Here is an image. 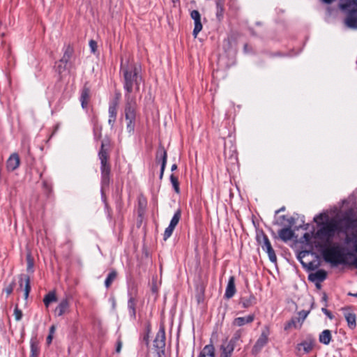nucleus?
<instances>
[{"label":"nucleus","mask_w":357,"mask_h":357,"mask_svg":"<svg viewBox=\"0 0 357 357\" xmlns=\"http://www.w3.org/2000/svg\"><path fill=\"white\" fill-rule=\"evenodd\" d=\"M325 214L320 213L314 217V220L318 225V229L314 237L318 240L317 247L331 245L333 239L341 231L340 221L336 218H331L326 222H321Z\"/></svg>","instance_id":"nucleus-1"},{"label":"nucleus","mask_w":357,"mask_h":357,"mask_svg":"<svg viewBox=\"0 0 357 357\" xmlns=\"http://www.w3.org/2000/svg\"><path fill=\"white\" fill-rule=\"evenodd\" d=\"M120 72L123 75L126 94L131 95L133 91H138L142 82L139 66L129 61L124 63L122 60Z\"/></svg>","instance_id":"nucleus-2"},{"label":"nucleus","mask_w":357,"mask_h":357,"mask_svg":"<svg viewBox=\"0 0 357 357\" xmlns=\"http://www.w3.org/2000/svg\"><path fill=\"white\" fill-rule=\"evenodd\" d=\"M111 143L108 138L104 139L101 142L100 149L98 152V157L100 160L102 185H108L109 183L110 165L107 160L110 150Z\"/></svg>","instance_id":"nucleus-3"},{"label":"nucleus","mask_w":357,"mask_h":357,"mask_svg":"<svg viewBox=\"0 0 357 357\" xmlns=\"http://www.w3.org/2000/svg\"><path fill=\"white\" fill-rule=\"evenodd\" d=\"M125 98L124 114L127 121L126 130L129 135H132L135 127L137 105L135 98L132 95L125 94Z\"/></svg>","instance_id":"nucleus-4"},{"label":"nucleus","mask_w":357,"mask_h":357,"mask_svg":"<svg viewBox=\"0 0 357 357\" xmlns=\"http://www.w3.org/2000/svg\"><path fill=\"white\" fill-rule=\"evenodd\" d=\"M319 248L322 250L321 253L325 261L333 266L345 263L344 254L338 243H332L331 245Z\"/></svg>","instance_id":"nucleus-5"},{"label":"nucleus","mask_w":357,"mask_h":357,"mask_svg":"<svg viewBox=\"0 0 357 357\" xmlns=\"http://www.w3.org/2000/svg\"><path fill=\"white\" fill-rule=\"evenodd\" d=\"M165 331L163 327H161L157 333L153 341V346L158 350V353L164 354L165 347Z\"/></svg>","instance_id":"nucleus-6"},{"label":"nucleus","mask_w":357,"mask_h":357,"mask_svg":"<svg viewBox=\"0 0 357 357\" xmlns=\"http://www.w3.org/2000/svg\"><path fill=\"white\" fill-rule=\"evenodd\" d=\"M121 94L118 93L116 98L112 101L109 106V120L108 123L112 127L116 121L117 116V109L119 102Z\"/></svg>","instance_id":"nucleus-7"},{"label":"nucleus","mask_w":357,"mask_h":357,"mask_svg":"<svg viewBox=\"0 0 357 357\" xmlns=\"http://www.w3.org/2000/svg\"><path fill=\"white\" fill-rule=\"evenodd\" d=\"M315 342L316 341L314 337L312 335H309L303 341L297 344L296 349L298 351L303 350L304 353L308 354L313 349Z\"/></svg>","instance_id":"nucleus-8"},{"label":"nucleus","mask_w":357,"mask_h":357,"mask_svg":"<svg viewBox=\"0 0 357 357\" xmlns=\"http://www.w3.org/2000/svg\"><path fill=\"white\" fill-rule=\"evenodd\" d=\"M19 288L17 291L22 290L24 291V299H27L31 291V285H30V278L29 276L22 274L19 277Z\"/></svg>","instance_id":"nucleus-9"},{"label":"nucleus","mask_w":357,"mask_h":357,"mask_svg":"<svg viewBox=\"0 0 357 357\" xmlns=\"http://www.w3.org/2000/svg\"><path fill=\"white\" fill-rule=\"evenodd\" d=\"M268 335L269 331L268 328H265L264 329H263L261 335L259 336V337L258 338L252 348L253 353H258L261 349V348L265 346V344L268 342Z\"/></svg>","instance_id":"nucleus-10"},{"label":"nucleus","mask_w":357,"mask_h":357,"mask_svg":"<svg viewBox=\"0 0 357 357\" xmlns=\"http://www.w3.org/2000/svg\"><path fill=\"white\" fill-rule=\"evenodd\" d=\"M70 299L68 298H64L62 299L54 310V314L57 317H61L63 314L70 312Z\"/></svg>","instance_id":"nucleus-11"},{"label":"nucleus","mask_w":357,"mask_h":357,"mask_svg":"<svg viewBox=\"0 0 357 357\" xmlns=\"http://www.w3.org/2000/svg\"><path fill=\"white\" fill-rule=\"evenodd\" d=\"M190 17L194 20L195 27L193 29V36L197 37L198 33L202 29V24L201 22V15L197 10H193L190 12Z\"/></svg>","instance_id":"nucleus-12"},{"label":"nucleus","mask_w":357,"mask_h":357,"mask_svg":"<svg viewBox=\"0 0 357 357\" xmlns=\"http://www.w3.org/2000/svg\"><path fill=\"white\" fill-rule=\"evenodd\" d=\"M70 66L71 63H62L60 60L56 63L55 70L61 79L70 73L69 68Z\"/></svg>","instance_id":"nucleus-13"},{"label":"nucleus","mask_w":357,"mask_h":357,"mask_svg":"<svg viewBox=\"0 0 357 357\" xmlns=\"http://www.w3.org/2000/svg\"><path fill=\"white\" fill-rule=\"evenodd\" d=\"M167 154L164 147H160L157 151L156 159L160 160L162 161L161 163V169L160 174V178L162 179L164 174V171L165 169L166 163H167Z\"/></svg>","instance_id":"nucleus-14"},{"label":"nucleus","mask_w":357,"mask_h":357,"mask_svg":"<svg viewBox=\"0 0 357 357\" xmlns=\"http://www.w3.org/2000/svg\"><path fill=\"white\" fill-rule=\"evenodd\" d=\"M73 47L70 44L65 45L63 47V56L61 58L60 61H61L62 63H71V62H70V60L73 56Z\"/></svg>","instance_id":"nucleus-15"},{"label":"nucleus","mask_w":357,"mask_h":357,"mask_svg":"<svg viewBox=\"0 0 357 357\" xmlns=\"http://www.w3.org/2000/svg\"><path fill=\"white\" fill-rule=\"evenodd\" d=\"M20 160L17 153H13L7 160L6 167L8 171L15 170L20 165Z\"/></svg>","instance_id":"nucleus-16"},{"label":"nucleus","mask_w":357,"mask_h":357,"mask_svg":"<svg viewBox=\"0 0 357 357\" xmlns=\"http://www.w3.org/2000/svg\"><path fill=\"white\" fill-rule=\"evenodd\" d=\"M327 277V273L323 269H319L314 273H310L308 276L309 280L312 282H321Z\"/></svg>","instance_id":"nucleus-17"},{"label":"nucleus","mask_w":357,"mask_h":357,"mask_svg":"<svg viewBox=\"0 0 357 357\" xmlns=\"http://www.w3.org/2000/svg\"><path fill=\"white\" fill-rule=\"evenodd\" d=\"M236 293L235 278L230 276L228 280L227 286L225 290V297L227 298H232Z\"/></svg>","instance_id":"nucleus-18"},{"label":"nucleus","mask_w":357,"mask_h":357,"mask_svg":"<svg viewBox=\"0 0 357 357\" xmlns=\"http://www.w3.org/2000/svg\"><path fill=\"white\" fill-rule=\"evenodd\" d=\"M278 236L281 240L287 242L294 236V231L289 227L283 228L278 231Z\"/></svg>","instance_id":"nucleus-19"},{"label":"nucleus","mask_w":357,"mask_h":357,"mask_svg":"<svg viewBox=\"0 0 357 357\" xmlns=\"http://www.w3.org/2000/svg\"><path fill=\"white\" fill-rule=\"evenodd\" d=\"M255 319L253 314H250L245 317H237L233 321V325L236 326H242L246 324L252 322Z\"/></svg>","instance_id":"nucleus-20"},{"label":"nucleus","mask_w":357,"mask_h":357,"mask_svg":"<svg viewBox=\"0 0 357 357\" xmlns=\"http://www.w3.org/2000/svg\"><path fill=\"white\" fill-rule=\"evenodd\" d=\"M332 340L331 331L328 329L324 330L319 336V341L325 345L330 344Z\"/></svg>","instance_id":"nucleus-21"},{"label":"nucleus","mask_w":357,"mask_h":357,"mask_svg":"<svg viewBox=\"0 0 357 357\" xmlns=\"http://www.w3.org/2000/svg\"><path fill=\"white\" fill-rule=\"evenodd\" d=\"M198 357H215V348L213 345H206L199 353Z\"/></svg>","instance_id":"nucleus-22"},{"label":"nucleus","mask_w":357,"mask_h":357,"mask_svg":"<svg viewBox=\"0 0 357 357\" xmlns=\"http://www.w3.org/2000/svg\"><path fill=\"white\" fill-rule=\"evenodd\" d=\"M346 25L352 29H357V13H350L345 20Z\"/></svg>","instance_id":"nucleus-23"},{"label":"nucleus","mask_w":357,"mask_h":357,"mask_svg":"<svg viewBox=\"0 0 357 357\" xmlns=\"http://www.w3.org/2000/svg\"><path fill=\"white\" fill-rule=\"evenodd\" d=\"M30 343L31 354L29 357H38L40 354V347L36 338H31Z\"/></svg>","instance_id":"nucleus-24"},{"label":"nucleus","mask_w":357,"mask_h":357,"mask_svg":"<svg viewBox=\"0 0 357 357\" xmlns=\"http://www.w3.org/2000/svg\"><path fill=\"white\" fill-rule=\"evenodd\" d=\"M234 350L232 345L223 342L220 347V356H231Z\"/></svg>","instance_id":"nucleus-25"},{"label":"nucleus","mask_w":357,"mask_h":357,"mask_svg":"<svg viewBox=\"0 0 357 357\" xmlns=\"http://www.w3.org/2000/svg\"><path fill=\"white\" fill-rule=\"evenodd\" d=\"M89 97H90V90L88 88L84 87L82 91V93H81V96H80V101H81L82 108H84V109L86 108L88 102L89 100Z\"/></svg>","instance_id":"nucleus-26"},{"label":"nucleus","mask_w":357,"mask_h":357,"mask_svg":"<svg viewBox=\"0 0 357 357\" xmlns=\"http://www.w3.org/2000/svg\"><path fill=\"white\" fill-rule=\"evenodd\" d=\"M57 300L56 293L54 291H50L47 294L44 298L43 302L46 307H48L50 304L52 302H55Z\"/></svg>","instance_id":"nucleus-27"},{"label":"nucleus","mask_w":357,"mask_h":357,"mask_svg":"<svg viewBox=\"0 0 357 357\" xmlns=\"http://www.w3.org/2000/svg\"><path fill=\"white\" fill-rule=\"evenodd\" d=\"M135 305L136 303L135 298L132 296H130L128 302V308L129 310V314L132 318H135Z\"/></svg>","instance_id":"nucleus-28"},{"label":"nucleus","mask_w":357,"mask_h":357,"mask_svg":"<svg viewBox=\"0 0 357 357\" xmlns=\"http://www.w3.org/2000/svg\"><path fill=\"white\" fill-rule=\"evenodd\" d=\"M345 319L350 328H354L356 326V315L354 313L348 312L345 314Z\"/></svg>","instance_id":"nucleus-29"},{"label":"nucleus","mask_w":357,"mask_h":357,"mask_svg":"<svg viewBox=\"0 0 357 357\" xmlns=\"http://www.w3.org/2000/svg\"><path fill=\"white\" fill-rule=\"evenodd\" d=\"M225 0H216L217 17L220 19L223 15Z\"/></svg>","instance_id":"nucleus-30"},{"label":"nucleus","mask_w":357,"mask_h":357,"mask_svg":"<svg viewBox=\"0 0 357 357\" xmlns=\"http://www.w3.org/2000/svg\"><path fill=\"white\" fill-rule=\"evenodd\" d=\"M255 298L250 295L248 298H241V303L243 307H249L255 303Z\"/></svg>","instance_id":"nucleus-31"},{"label":"nucleus","mask_w":357,"mask_h":357,"mask_svg":"<svg viewBox=\"0 0 357 357\" xmlns=\"http://www.w3.org/2000/svg\"><path fill=\"white\" fill-rule=\"evenodd\" d=\"M116 275H117V273L115 271H112L109 273V275H107V277L105 281V285L107 288H109L110 287L112 283L116 279Z\"/></svg>","instance_id":"nucleus-32"},{"label":"nucleus","mask_w":357,"mask_h":357,"mask_svg":"<svg viewBox=\"0 0 357 357\" xmlns=\"http://www.w3.org/2000/svg\"><path fill=\"white\" fill-rule=\"evenodd\" d=\"M241 333L240 331H236L231 340L228 342L225 341V343L232 345L233 348H235L236 342L240 340Z\"/></svg>","instance_id":"nucleus-33"},{"label":"nucleus","mask_w":357,"mask_h":357,"mask_svg":"<svg viewBox=\"0 0 357 357\" xmlns=\"http://www.w3.org/2000/svg\"><path fill=\"white\" fill-rule=\"evenodd\" d=\"M357 6V0H346L345 3L340 4V8L343 10Z\"/></svg>","instance_id":"nucleus-34"},{"label":"nucleus","mask_w":357,"mask_h":357,"mask_svg":"<svg viewBox=\"0 0 357 357\" xmlns=\"http://www.w3.org/2000/svg\"><path fill=\"white\" fill-rule=\"evenodd\" d=\"M181 218V211L178 210L174 215L173 218H172L169 225L172 226L173 227H176V226L178 225L179 220Z\"/></svg>","instance_id":"nucleus-35"},{"label":"nucleus","mask_w":357,"mask_h":357,"mask_svg":"<svg viewBox=\"0 0 357 357\" xmlns=\"http://www.w3.org/2000/svg\"><path fill=\"white\" fill-rule=\"evenodd\" d=\"M347 242L353 244L354 250L357 253V232L352 234L351 236L347 237Z\"/></svg>","instance_id":"nucleus-36"},{"label":"nucleus","mask_w":357,"mask_h":357,"mask_svg":"<svg viewBox=\"0 0 357 357\" xmlns=\"http://www.w3.org/2000/svg\"><path fill=\"white\" fill-rule=\"evenodd\" d=\"M171 183L174 188V190L176 193L179 192V183L178 178L174 175L171 174L170 176Z\"/></svg>","instance_id":"nucleus-37"},{"label":"nucleus","mask_w":357,"mask_h":357,"mask_svg":"<svg viewBox=\"0 0 357 357\" xmlns=\"http://www.w3.org/2000/svg\"><path fill=\"white\" fill-rule=\"evenodd\" d=\"M261 238H262V241H263L262 244H261V248L264 250L272 248L271 242H270L268 238L267 237V236L263 234Z\"/></svg>","instance_id":"nucleus-38"},{"label":"nucleus","mask_w":357,"mask_h":357,"mask_svg":"<svg viewBox=\"0 0 357 357\" xmlns=\"http://www.w3.org/2000/svg\"><path fill=\"white\" fill-rule=\"evenodd\" d=\"M261 238H262V241H263L262 244H261V248L264 250L272 248L271 242H270L268 238L267 237V236L263 234Z\"/></svg>","instance_id":"nucleus-39"},{"label":"nucleus","mask_w":357,"mask_h":357,"mask_svg":"<svg viewBox=\"0 0 357 357\" xmlns=\"http://www.w3.org/2000/svg\"><path fill=\"white\" fill-rule=\"evenodd\" d=\"M265 251L268 254L270 261L272 262H276L277 257L273 248L265 250Z\"/></svg>","instance_id":"nucleus-40"},{"label":"nucleus","mask_w":357,"mask_h":357,"mask_svg":"<svg viewBox=\"0 0 357 357\" xmlns=\"http://www.w3.org/2000/svg\"><path fill=\"white\" fill-rule=\"evenodd\" d=\"M174 227L172 226L169 225L168 227L166 228L164 232V240L166 241L167 238H169L174 230Z\"/></svg>","instance_id":"nucleus-41"},{"label":"nucleus","mask_w":357,"mask_h":357,"mask_svg":"<svg viewBox=\"0 0 357 357\" xmlns=\"http://www.w3.org/2000/svg\"><path fill=\"white\" fill-rule=\"evenodd\" d=\"M309 312L310 311L306 310H301L298 312V317L297 318V320L298 321H301V325L302 324V322L306 319Z\"/></svg>","instance_id":"nucleus-42"},{"label":"nucleus","mask_w":357,"mask_h":357,"mask_svg":"<svg viewBox=\"0 0 357 357\" xmlns=\"http://www.w3.org/2000/svg\"><path fill=\"white\" fill-rule=\"evenodd\" d=\"M15 285V283L14 281H13L10 284H9L8 286H6L4 288L3 291L6 292V294L8 296L10 295L13 292Z\"/></svg>","instance_id":"nucleus-43"},{"label":"nucleus","mask_w":357,"mask_h":357,"mask_svg":"<svg viewBox=\"0 0 357 357\" xmlns=\"http://www.w3.org/2000/svg\"><path fill=\"white\" fill-rule=\"evenodd\" d=\"M14 316L16 321H20L22 317V312L17 307L14 310Z\"/></svg>","instance_id":"nucleus-44"},{"label":"nucleus","mask_w":357,"mask_h":357,"mask_svg":"<svg viewBox=\"0 0 357 357\" xmlns=\"http://www.w3.org/2000/svg\"><path fill=\"white\" fill-rule=\"evenodd\" d=\"M56 330V328L54 326H52L50 328V334L47 337V343L50 344L52 342V338H53V334Z\"/></svg>","instance_id":"nucleus-45"},{"label":"nucleus","mask_w":357,"mask_h":357,"mask_svg":"<svg viewBox=\"0 0 357 357\" xmlns=\"http://www.w3.org/2000/svg\"><path fill=\"white\" fill-rule=\"evenodd\" d=\"M33 261L31 258V256L29 255L27 256V271L33 272Z\"/></svg>","instance_id":"nucleus-46"},{"label":"nucleus","mask_w":357,"mask_h":357,"mask_svg":"<svg viewBox=\"0 0 357 357\" xmlns=\"http://www.w3.org/2000/svg\"><path fill=\"white\" fill-rule=\"evenodd\" d=\"M89 46L91 50V52L93 53H95L96 51V48H97V43L93 40H91L89 41Z\"/></svg>","instance_id":"nucleus-47"},{"label":"nucleus","mask_w":357,"mask_h":357,"mask_svg":"<svg viewBox=\"0 0 357 357\" xmlns=\"http://www.w3.org/2000/svg\"><path fill=\"white\" fill-rule=\"evenodd\" d=\"M298 322V320H297V318L296 319H292L287 325V326L285 327V329H287L289 328H291L292 326H294V327H296V323Z\"/></svg>","instance_id":"nucleus-48"},{"label":"nucleus","mask_w":357,"mask_h":357,"mask_svg":"<svg viewBox=\"0 0 357 357\" xmlns=\"http://www.w3.org/2000/svg\"><path fill=\"white\" fill-rule=\"evenodd\" d=\"M308 252H306V251H304V252H301L298 256V259L300 260V261L301 262V264L303 265V266H306L305 264L303 262V261L302 260V258L304 257L306 255H307Z\"/></svg>","instance_id":"nucleus-49"},{"label":"nucleus","mask_w":357,"mask_h":357,"mask_svg":"<svg viewBox=\"0 0 357 357\" xmlns=\"http://www.w3.org/2000/svg\"><path fill=\"white\" fill-rule=\"evenodd\" d=\"M303 238L304 239V241L306 242V243L309 244L311 241V235L309 233H305Z\"/></svg>","instance_id":"nucleus-50"},{"label":"nucleus","mask_w":357,"mask_h":357,"mask_svg":"<svg viewBox=\"0 0 357 357\" xmlns=\"http://www.w3.org/2000/svg\"><path fill=\"white\" fill-rule=\"evenodd\" d=\"M321 311L331 319H332L333 318V315H332V313L328 310L325 307H323L321 309Z\"/></svg>","instance_id":"nucleus-51"},{"label":"nucleus","mask_w":357,"mask_h":357,"mask_svg":"<svg viewBox=\"0 0 357 357\" xmlns=\"http://www.w3.org/2000/svg\"><path fill=\"white\" fill-rule=\"evenodd\" d=\"M121 347H122V342H121V340H118L117 346H116V351L117 353H119L121 351Z\"/></svg>","instance_id":"nucleus-52"},{"label":"nucleus","mask_w":357,"mask_h":357,"mask_svg":"<svg viewBox=\"0 0 357 357\" xmlns=\"http://www.w3.org/2000/svg\"><path fill=\"white\" fill-rule=\"evenodd\" d=\"M284 210H285V207L282 206V208H280V209H278L275 211V214H278V213H280L281 211H284Z\"/></svg>","instance_id":"nucleus-53"},{"label":"nucleus","mask_w":357,"mask_h":357,"mask_svg":"<svg viewBox=\"0 0 357 357\" xmlns=\"http://www.w3.org/2000/svg\"><path fill=\"white\" fill-rule=\"evenodd\" d=\"M177 169V165L176 164H174L172 165V168H171V170L172 171H174Z\"/></svg>","instance_id":"nucleus-54"},{"label":"nucleus","mask_w":357,"mask_h":357,"mask_svg":"<svg viewBox=\"0 0 357 357\" xmlns=\"http://www.w3.org/2000/svg\"><path fill=\"white\" fill-rule=\"evenodd\" d=\"M321 1L326 3H331L334 0H321Z\"/></svg>","instance_id":"nucleus-55"},{"label":"nucleus","mask_w":357,"mask_h":357,"mask_svg":"<svg viewBox=\"0 0 357 357\" xmlns=\"http://www.w3.org/2000/svg\"><path fill=\"white\" fill-rule=\"evenodd\" d=\"M349 296H354V297H356V298H357V293H356V294H351V293H349Z\"/></svg>","instance_id":"nucleus-56"},{"label":"nucleus","mask_w":357,"mask_h":357,"mask_svg":"<svg viewBox=\"0 0 357 357\" xmlns=\"http://www.w3.org/2000/svg\"><path fill=\"white\" fill-rule=\"evenodd\" d=\"M248 45L247 44H245V45H244V48H245V50L248 49Z\"/></svg>","instance_id":"nucleus-57"},{"label":"nucleus","mask_w":357,"mask_h":357,"mask_svg":"<svg viewBox=\"0 0 357 357\" xmlns=\"http://www.w3.org/2000/svg\"><path fill=\"white\" fill-rule=\"evenodd\" d=\"M219 357H231V356H220Z\"/></svg>","instance_id":"nucleus-58"},{"label":"nucleus","mask_w":357,"mask_h":357,"mask_svg":"<svg viewBox=\"0 0 357 357\" xmlns=\"http://www.w3.org/2000/svg\"><path fill=\"white\" fill-rule=\"evenodd\" d=\"M281 218H282V219H285V215H282Z\"/></svg>","instance_id":"nucleus-59"},{"label":"nucleus","mask_w":357,"mask_h":357,"mask_svg":"<svg viewBox=\"0 0 357 357\" xmlns=\"http://www.w3.org/2000/svg\"><path fill=\"white\" fill-rule=\"evenodd\" d=\"M356 267H357V260L356 261Z\"/></svg>","instance_id":"nucleus-60"},{"label":"nucleus","mask_w":357,"mask_h":357,"mask_svg":"<svg viewBox=\"0 0 357 357\" xmlns=\"http://www.w3.org/2000/svg\"><path fill=\"white\" fill-rule=\"evenodd\" d=\"M172 1H173V2H175V1H176V0H172Z\"/></svg>","instance_id":"nucleus-61"}]
</instances>
